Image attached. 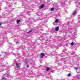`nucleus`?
<instances>
[{
	"label": "nucleus",
	"instance_id": "f257e3e1",
	"mask_svg": "<svg viewBox=\"0 0 80 80\" xmlns=\"http://www.w3.org/2000/svg\"><path fill=\"white\" fill-rule=\"evenodd\" d=\"M44 56H45V53H41V58H43Z\"/></svg>",
	"mask_w": 80,
	"mask_h": 80
},
{
	"label": "nucleus",
	"instance_id": "f03ea898",
	"mask_svg": "<svg viewBox=\"0 0 80 80\" xmlns=\"http://www.w3.org/2000/svg\"><path fill=\"white\" fill-rule=\"evenodd\" d=\"M44 7V4H42V5H41L39 7V9H41V8H43Z\"/></svg>",
	"mask_w": 80,
	"mask_h": 80
},
{
	"label": "nucleus",
	"instance_id": "7ed1b4c3",
	"mask_svg": "<svg viewBox=\"0 0 80 80\" xmlns=\"http://www.w3.org/2000/svg\"><path fill=\"white\" fill-rule=\"evenodd\" d=\"M77 14V10H76L73 13L72 15H75Z\"/></svg>",
	"mask_w": 80,
	"mask_h": 80
},
{
	"label": "nucleus",
	"instance_id": "20e7f679",
	"mask_svg": "<svg viewBox=\"0 0 80 80\" xmlns=\"http://www.w3.org/2000/svg\"><path fill=\"white\" fill-rule=\"evenodd\" d=\"M16 65L17 66V68H20V66H19V64L18 63H16Z\"/></svg>",
	"mask_w": 80,
	"mask_h": 80
},
{
	"label": "nucleus",
	"instance_id": "39448f33",
	"mask_svg": "<svg viewBox=\"0 0 80 80\" xmlns=\"http://www.w3.org/2000/svg\"><path fill=\"white\" fill-rule=\"evenodd\" d=\"M6 76L7 77H8V76H9V75H10V74H9V72H6Z\"/></svg>",
	"mask_w": 80,
	"mask_h": 80
},
{
	"label": "nucleus",
	"instance_id": "423d86ee",
	"mask_svg": "<svg viewBox=\"0 0 80 80\" xmlns=\"http://www.w3.org/2000/svg\"><path fill=\"white\" fill-rule=\"evenodd\" d=\"M59 29V27H58L56 28L55 30L56 31H58V30Z\"/></svg>",
	"mask_w": 80,
	"mask_h": 80
},
{
	"label": "nucleus",
	"instance_id": "0eeeda50",
	"mask_svg": "<svg viewBox=\"0 0 80 80\" xmlns=\"http://www.w3.org/2000/svg\"><path fill=\"white\" fill-rule=\"evenodd\" d=\"M20 20H18L17 21V24H18V23H20Z\"/></svg>",
	"mask_w": 80,
	"mask_h": 80
},
{
	"label": "nucleus",
	"instance_id": "6e6552de",
	"mask_svg": "<svg viewBox=\"0 0 80 80\" xmlns=\"http://www.w3.org/2000/svg\"><path fill=\"white\" fill-rule=\"evenodd\" d=\"M50 70V68H49V67H47L46 68V70L47 71H48V70Z\"/></svg>",
	"mask_w": 80,
	"mask_h": 80
},
{
	"label": "nucleus",
	"instance_id": "1a4fd4ad",
	"mask_svg": "<svg viewBox=\"0 0 80 80\" xmlns=\"http://www.w3.org/2000/svg\"><path fill=\"white\" fill-rule=\"evenodd\" d=\"M71 45H72V46H73V45H74V43H73V42H72L71 44Z\"/></svg>",
	"mask_w": 80,
	"mask_h": 80
},
{
	"label": "nucleus",
	"instance_id": "9d476101",
	"mask_svg": "<svg viewBox=\"0 0 80 80\" xmlns=\"http://www.w3.org/2000/svg\"><path fill=\"white\" fill-rule=\"evenodd\" d=\"M56 23H58V19H56L55 21Z\"/></svg>",
	"mask_w": 80,
	"mask_h": 80
},
{
	"label": "nucleus",
	"instance_id": "9b49d317",
	"mask_svg": "<svg viewBox=\"0 0 80 80\" xmlns=\"http://www.w3.org/2000/svg\"><path fill=\"white\" fill-rule=\"evenodd\" d=\"M32 32V30H31L30 31H29V32H28V33H30V32Z\"/></svg>",
	"mask_w": 80,
	"mask_h": 80
},
{
	"label": "nucleus",
	"instance_id": "f8f14e48",
	"mask_svg": "<svg viewBox=\"0 0 80 80\" xmlns=\"http://www.w3.org/2000/svg\"><path fill=\"white\" fill-rule=\"evenodd\" d=\"M75 69L76 70H78V68L77 67H75Z\"/></svg>",
	"mask_w": 80,
	"mask_h": 80
},
{
	"label": "nucleus",
	"instance_id": "ddd939ff",
	"mask_svg": "<svg viewBox=\"0 0 80 80\" xmlns=\"http://www.w3.org/2000/svg\"><path fill=\"white\" fill-rule=\"evenodd\" d=\"M53 10H54V8H51V11H53Z\"/></svg>",
	"mask_w": 80,
	"mask_h": 80
},
{
	"label": "nucleus",
	"instance_id": "4468645a",
	"mask_svg": "<svg viewBox=\"0 0 80 80\" xmlns=\"http://www.w3.org/2000/svg\"><path fill=\"white\" fill-rule=\"evenodd\" d=\"M5 78H2V80H5Z\"/></svg>",
	"mask_w": 80,
	"mask_h": 80
},
{
	"label": "nucleus",
	"instance_id": "2eb2a0df",
	"mask_svg": "<svg viewBox=\"0 0 80 80\" xmlns=\"http://www.w3.org/2000/svg\"><path fill=\"white\" fill-rule=\"evenodd\" d=\"M71 75V73H69L68 75V77H70V76Z\"/></svg>",
	"mask_w": 80,
	"mask_h": 80
},
{
	"label": "nucleus",
	"instance_id": "dca6fc26",
	"mask_svg": "<svg viewBox=\"0 0 80 80\" xmlns=\"http://www.w3.org/2000/svg\"><path fill=\"white\" fill-rule=\"evenodd\" d=\"M73 27H71V28H70V30H72V29H73Z\"/></svg>",
	"mask_w": 80,
	"mask_h": 80
},
{
	"label": "nucleus",
	"instance_id": "f3484780",
	"mask_svg": "<svg viewBox=\"0 0 80 80\" xmlns=\"http://www.w3.org/2000/svg\"><path fill=\"white\" fill-rule=\"evenodd\" d=\"M61 60H62V61H64L63 59V58L61 59Z\"/></svg>",
	"mask_w": 80,
	"mask_h": 80
},
{
	"label": "nucleus",
	"instance_id": "a211bd4d",
	"mask_svg": "<svg viewBox=\"0 0 80 80\" xmlns=\"http://www.w3.org/2000/svg\"><path fill=\"white\" fill-rule=\"evenodd\" d=\"M27 66L28 67H29V65H27Z\"/></svg>",
	"mask_w": 80,
	"mask_h": 80
},
{
	"label": "nucleus",
	"instance_id": "6ab92c4d",
	"mask_svg": "<svg viewBox=\"0 0 80 80\" xmlns=\"http://www.w3.org/2000/svg\"><path fill=\"white\" fill-rule=\"evenodd\" d=\"M2 25V23H0V26H1Z\"/></svg>",
	"mask_w": 80,
	"mask_h": 80
},
{
	"label": "nucleus",
	"instance_id": "aec40b11",
	"mask_svg": "<svg viewBox=\"0 0 80 80\" xmlns=\"http://www.w3.org/2000/svg\"><path fill=\"white\" fill-rule=\"evenodd\" d=\"M25 63H26V64H27V62L25 61Z\"/></svg>",
	"mask_w": 80,
	"mask_h": 80
},
{
	"label": "nucleus",
	"instance_id": "412c9836",
	"mask_svg": "<svg viewBox=\"0 0 80 80\" xmlns=\"http://www.w3.org/2000/svg\"><path fill=\"white\" fill-rule=\"evenodd\" d=\"M16 43H17V44L18 43V42L17 41V42H16Z\"/></svg>",
	"mask_w": 80,
	"mask_h": 80
},
{
	"label": "nucleus",
	"instance_id": "4be33fe9",
	"mask_svg": "<svg viewBox=\"0 0 80 80\" xmlns=\"http://www.w3.org/2000/svg\"><path fill=\"white\" fill-rule=\"evenodd\" d=\"M60 0H58L59 2H61V1H60Z\"/></svg>",
	"mask_w": 80,
	"mask_h": 80
},
{
	"label": "nucleus",
	"instance_id": "5701e85b",
	"mask_svg": "<svg viewBox=\"0 0 80 80\" xmlns=\"http://www.w3.org/2000/svg\"><path fill=\"white\" fill-rule=\"evenodd\" d=\"M63 53H65V52H63Z\"/></svg>",
	"mask_w": 80,
	"mask_h": 80
}]
</instances>
